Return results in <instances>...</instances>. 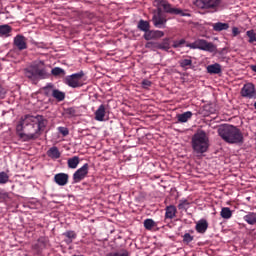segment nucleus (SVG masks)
<instances>
[{
  "label": "nucleus",
  "instance_id": "15",
  "mask_svg": "<svg viewBox=\"0 0 256 256\" xmlns=\"http://www.w3.org/2000/svg\"><path fill=\"white\" fill-rule=\"evenodd\" d=\"M179 66L184 69V71H187V69H191L193 67V60L191 59V56H187V58L179 60Z\"/></svg>",
  "mask_w": 256,
  "mask_h": 256
},
{
  "label": "nucleus",
  "instance_id": "21",
  "mask_svg": "<svg viewBox=\"0 0 256 256\" xmlns=\"http://www.w3.org/2000/svg\"><path fill=\"white\" fill-rule=\"evenodd\" d=\"M193 117V112L187 111L177 115L178 123H187Z\"/></svg>",
  "mask_w": 256,
  "mask_h": 256
},
{
  "label": "nucleus",
  "instance_id": "27",
  "mask_svg": "<svg viewBox=\"0 0 256 256\" xmlns=\"http://www.w3.org/2000/svg\"><path fill=\"white\" fill-rule=\"evenodd\" d=\"M52 97L60 103L61 101H65V92H63L59 89H55L53 91Z\"/></svg>",
  "mask_w": 256,
  "mask_h": 256
},
{
  "label": "nucleus",
  "instance_id": "26",
  "mask_svg": "<svg viewBox=\"0 0 256 256\" xmlns=\"http://www.w3.org/2000/svg\"><path fill=\"white\" fill-rule=\"evenodd\" d=\"M79 163H80L79 156H74L67 160L69 169H77V167L79 166Z\"/></svg>",
  "mask_w": 256,
  "mask_h": 256
},
{
  "label": "nucleus",
  "instance_id": "12",
  "mask_svg": "<svg viewBox=\"0 0 256 256\" xmlns=\"http://www.w3.org/2000/svg\"><path fill=\"white\" fill-rule=\"evenodd\" d=\"M13 44L18 51H25V49H27V38L18 34L14 37Z\"/></svg>",
  "mask_w": 256,
  "mask_h": 256
},
{
  "label": "nucleus",
  "instance_id": "8",
  "mask_svg": "<svg viewBox=\"0 0 256 256\" xmlns=\"http://www.w3.org/2000/svg\"><path fill=\"white\" fill-rule=\"evenodd\" d=\"M194 5H196L198 9H214L217 11L221 5V0H196Z\"/></svg>",
  "mask_w": 256,
  "mask_h": 256
},
{
  "label": "nucleus",
  "instance_id": "40",
  "mask_svg": "<svg viewBox=\"0 0 256 256\" xmlns=\"http://www.w3.org/2000/svg\"><path fill=\"white\" fill-rule=\"evenodd\" d=\"M58 132L63 135V137H67L69 135V129L67 127L60 126L58 127Z\"/></svg>",
  "mask_w": 256,
  "mask_h": 256
},
{
  "label": "nucleus",
  "instance_id": "11",
  "mask_svg": "<svg viewBox=\"0 0 256 256\" xmlns=\"http://www.w3.org/2000/svg\"><path fill=\"white\" fill-rule=\"evenodd\" d=\"M145 41H153V39H161L165 37V32L161 30H147L143 35Z\"/></svg>",
  "mask_w": 256,
  "mask_h": 256
},
{
  "label": "nucleus",
  "instance_id": "5",
  "mask_svg": "<svg viewBox=\"0 0 256 256\" xmlns=\"http://www.w3.org/2000/svg\"><path fill=\"white\" fill-rule=\"evenodd\" d=\"M192 149L194 153L202 155V153H207L209 149V138H207V133L201 130L197 132L192 137Z\"/></svg>",
  "mask_w": 256,
  "mask_h": 256
},
{
  "label": "nucleus",
  "instance_id": "35",
  "mask_svg": "<svg viewBox=\"0 0 256 256\" xmlns=\"http://www.w3.org/2000/svg\"><path fill=\"white\" fill-rule=\"evenodd\" d=\"M131 254L127 250H121L120 252H110L106 256H130Z\"/></svg>",
  "mask_w": 256,
  "mask_h": 256
},
{
  "label": "nucleus",
  "instance_id": "1",
  "mask_svg": "<svg viewBox=\"0 0 256 256\" xmlns=\"http://www.w3.org/2000/svg\"><path fill=\"white\" fill-rule=\"evenodd\" d=\"M153 6L156 7L152 11V23L156 29H165L167 27V17L164 13L168 15H180V17H191V13L184 12L181 8H175L167 0H154Z\"/></svg>",
  "mask_w": 256,
  "mask_h": 256
},
{
  "label": "nucleus",
  "instance_id": "31",
  "mask_svg": "<svg viewBox=\"0 0 256 256\" xmlns=\"http://www.w3.org/2000/svg\"><path fill=\"white\" fill-rule=\"evenodd\" d=\"M158 49L161 51H169L171 49V45L169 44V39H164L163 42H158Z\"/></svg>",
  "mask_w": 256,
  "mask_h": 256
},
{
  "label": "nucleus",
  "instance_id": "44",
  "mask_svg": "<svg viewBox=\"0 0 256 256\" xmlns=\"http://www.w3.org/2000/svg\"><path fill=\"white\" fill-rule=\"evenodd\" d=\"M0 99H5V89L0 84Z\"/></svg>",
  "mask_w": 256,
  "mask_h": 256
},
{
  "label": "nucleus",
  "instance_id": "39",
  "mask_svg": "<svg viewBox=\"0 0 256 256\" xmlns=\"http://www.w3.org/2000/svg\"><path fill=\"white\" fill-rule=\"evenodd\" d=\"M146 49H152V51H155L158 49V42H148L145 45Z\"/></svg>",
  "mask_w": 256,
  "mask_h": 256
},
{
  "label": "nucleus",
  "instance_id": "25",
  "mask_svg": "<svg viewBox=\"0 0 256 256\" xmlns=\"http://www.w3.org/2000/svg\"><path fill=\"white\" fill-rule=\"evenodd\" d=\"M244 221L248 223V225H256V213L249 212L247 215L243 217Z\"/></svg>",
  "mask_w": 256,
  "mask_h": 256
},
{
  "label": "nucleus",
  "instance_id": "14",
  "mask_svg": "<svg viewBox=\"0 0 256 256\" xmlns=\"http://www.w3.org/2000/svg\"><path fill=\"white\" fill-rule=\"evenodd\" d=\"M206 71L209 75H221V73H223V67L219 63H214L208 65Z\"/></svg>",
  "mask_w": 256,
  "mask_h": 256
},
{
  "label": "nucleus",
  "instance_id": "33",
  "mask_svg": "<svg viewBox=\"0 0 256 256\" xmlns=\"http://www.w3.org/2000/svg\"><path fill=\"white\" fill-rule=\"evenodd\" d=\"M51 73L54 77H59V75H65V71L61 67H55L51 70Z\"/></svg>",
  "mask_w": 256,
  "mask_h": 256
},
{
  "label": "nucleus",
  "instance_id": "43",
  "mask_svg": "<svg viewBox=\"0 0 256 256\" xmlns=\"http://www.w3.org/2000/svg\"><path fill=\"white\" fill-rule=\"evenodd\" d=\"M239 33H241V32L239 31V28H237V27H233V28H232L233 37H237V35H239Z\"/></svg>",
  "mask_w": 256,
  "mask_h": 256
},
{
  "label": "nucleus",
  "instance_id": "20",
  "mask_svg": "<svg viewBox=\"0 0 256 256\" xmlns=\"http://www.w3.org/2000/svg\"><path fill=\"white\" fill-rule=\"evenodd\" d=\"M64 237H66L65 243L67 245H71L73 243V239H77V233L73 230H68L63 233Z\"/></svg>",
  "mask_w": 256,
  "mask_h": 256
},
{
  "label": "nucleus",
  "instance_id": "19",
  "mask_svg": "<svg viewBox=\"0 0 256 256\" xmlns=\"http://www.w3.org/2000/svg\"><path fill=\"white\" fill-rule=\"evenodd\" d=\"M95 120L96 121H105V105H100L95 111Z\"/></svg>",
  "mask_w": 256,
  "mask_h": 256
},
{
  "label": "nucleus",
  "instance_id": "10",
  "mask_svg": "<svg viewBox=\"0 0 256 256\" xmlns=\"http://www.w3.org/2000/svg\"><path fill=\"white\" fill-rule=\"evenodd\" d=\"M87 175H89V164L85 163L73 174L74 183H81V181H83Z\"/></svg>",
  "mask_w": 256,
  "mask_h": 256
},
{
  "label": "nucleus",
  "instance_id": "2",
  "mask_svg": "<svg viewBox=\"0 0 256 256\" xmlns=\"http://www.w3.org/2000/svg\"><path fill=\"white\" fill-rule=\"evenodd\" d=\"M27 126L34 129V133H20L19 137L24 139V141H35L41 137V132L45 131V127H47V119L42 115H25L20 124L17 125L16 131H23V127Z\"/></svg>",
  "mask_w": 256,
  "mask_h": 256
},
{
  "label": "nucleus",
  "instance_id": "23",
  "mask_svg": "<svg viewBox=\"0 0 256 256\" xmlns=\"http://www.w3.org/2000/svg\"><path fill=\"white\" fill-rule=\"evenodd\" d=\"M137 29L145 33L151 29V24H149V21L141 19L137 24Z\"/></svg>",
  "mask_w": 256,
  "mask_h": 256
},
{
  "label": "nucleus",
  "instance_id": "3",
  "mask_svg": "<svg viewBox=\"0 0 256 256\" xmlns=\"http://www.w3.org/2000/svg\"><path fill=\"white\" fill-rule=\"evenodd\" d=\"M217 133L225 143L230 145H239L244 141L243 132L237 126L231 124L219 126Z\"/></svg>",
  "mask_w": 256,
  "mask_h": 256
},
{
  "label": "nucleus",
  "instance_id": "38",
  "mask_svg": "<svg viewBox=\"0 0 256 256\" xmlns=\"http://www.w3.org/2000/svg\"><path fill=\"white\" fill-rule=\"evenodd\" d=\"M194 237L189 234V233H185L183 235V243H186V245H189V243H191L193 241Z\"/></svg>",
  "mask_w": 256,
  "mask_h": 256
},
{
  "label": "nucleus",
  "instance_id": "28",
  "mask_svg": "<svg viewBox=\"0 0 256 256\" xmlns=\"http://www.w3.org/2000/svg\"><path fill=\"white\" fill-rule=\"evenodd\" d=\"M190 205L191 203L189 202V200H187L186 198H182L179 200L178 209L179 211H187Z\"/></svg>",
  "mask_w": 256,
  "mask_h": 256
},
{
  "label": "nucleus",
  "instance_id": "41",
  "mask_svg": "<svg viewBox=\"0 0 256 256\" xmlns=\"http://www.w3.org/2000/svg\"><path fill=\"white\" fill-rule=\"evenodd\" d=\"M66 115H69V117H75V115H77V110H75V108H67Z\"/></svg>",
  "mask_w": 256,
  "mask_h": 256
},
{
  "label": "nucleus",
  "instance_id": "37",
  "mask_svg": "<svg viewBox=\"0 0 256 256\" xmlns=\"http://www.w3.org/2000/svg\"><path fill=\"white\" fill-rule=\"evenodd\" d=\"M185 43H187V41H185V39L176 40L173 42L172 47L174 49H179V47H183L185 45Z\"/></svg>",
  "mask_w": 256,
  "mask_h": 256
},
{
  "label": "nucleus",
  "instance_id": "9",
  "mask_svg": "<svg viewBox=\"0 0 256 256\" xmlns=\"http://www.w3.org/2000/svg\"><path fill=\"white\" fill-rule=\"evenodd\" d=\"M241 97L245 99H256V89L253 83H246L241 89Z\"/></svg>",
  "mask_w": 256,
  "mask_h": 256
},
{
  "label": "nucleus",
  "instance_id": "13",
  "mask_svg": "<svg viewBox=\"0 0 256 256\" xmlns=\"http://www.w3.org/2000/svg\"><path fill=\"white\" fill-rule=\"evenodd\" d=\"M54 182L56 185L60 187H65L69 183V174L66 173H58L54 176Z\"/></svg>",
  "mask_w": 256,
  "mask_h": 256
},
{
  "label": "nucleus",
  "instance_id": "4",
  "mask_svg": "<svg viewBox=\"0 0 256 256\" xmlns=\"http://www.w3.org/2000/svg\"><path fill=\"white\" fill-rule=\"evenodd\" d=\"M24 75L26 79H29V81L35 84L39 83L41 79H48L49 72L47 71L45 61H34L30 66L24 69Z\"/></svg>",
  "mask_w": 256,
  "mask_h": 256
},
{
  "label": "nucleus",
  "instance_id": "29",
  "mask_svg": "<svg viewBox=\"0 0 256 256\" xmlns=\"http://www.w3.org/2000/svg\"><path fill=\"white\" fill-rule=\"evenodd\" d=\"M222 219H231L233 217V211L229 207H223L220 212Z\"/></svg>",
  "mask_w": 256,
  "mask_h": 256
},
{
  "label": "nucleus",
  "instance_id": "36",
  "mask_svg": "<svg viewBox=\"0 0 256 256\" xmlns=\"http://www.w3.org/2000/svg\"><path fill=\"white\" fill-rule=\"evenodd\" d=\"M9 183V175L6 172H0V185Z\"/></svg>",
  "mask_w": 256,
  "mask_h": 256
},
{
  "label": "nucleus",
  "instance_id": "17",
  "mask_svg": "<svg viewBox=\"0 0 256 256\" xmlns=\"http://www.w3.org/2000/svg\"><path fill=\"white\" fill-rule=\"evenodd\" d=\"M13 31V28L8 25V24H4V25H0V37H11V32Z\"/></svg>",
  "mask_w": 256,
  "mask_h": 256
},
{
  "label": "nucleus",
  "instance_id": "32",
  "mask_svg": "<svg viewBox=\"0 0 256 256\" xmlns=\"http://www.w3.org/2000/svg\"><path fill=\"white\" fill-rule=\"evenodd\" d=\"M155 226V221H153V219H146L144 220V227L145 229H147V231H151V229H153Z\"/></svg>",
  "mask_w": 256,
  "mask_h": 256
},
{
  "label": "nucleus",
  "instance_id": "30",
  "mask_svg": "<svg viewBox=\"0 0 256 256\" xmlns=\"http://www.w3.org/2000/svg\"><path fill=\"white\" fill-rule=\"evenodd\" d=\"M43 91L46 97H53V91H55V88L52 83H49L43 87Z\"/></svg>",
  "mask_w": 256,
  "mask_h": 256
},
{
  "label": "nucleus",
  "instance_id": "42",
  "mask_svg": "<svg viewBox=\"0 0 256 256\" xmlns=\"http://www.w3.org/2000/svg\"><path fill=\"white\" fill-rule=\"evenodd\" d=\"M142 87H143L144 89H148V87H151V81H149V80H147V79L143 80V81H142Z\"/></svg>",
  "mask_w": 256,
  "mask_h": 256
},
{
  "label": "nucleus",
  "instance_id": "6",
  "mask_svg": "<svg viewBox=\"0 0 256 256\" xmlns=\"http://www.w3.org/2000/svg\"><path fill=\"white\" fill-rule=\"evenodd\" d=\"M186 47H189V49H199L200 51H208V53H215V51H217V47H215V44H213V42H208L204 39H197L192 43L186 44Z\"/></svg>",
  "mask_w": 256,
  "mask_h": 256
},
{
  "label": "nucleus",
  "instance_id": "45",
  "mask_svg": "<svg viewBox=\"0 0 256 256\" xmlns=\"http://www.w3.org/2000/svg\"><path fill=\"white\" fill-rule=\"evenodd\" d=\"M251 69H252V71H254V73H256V65H252Z\"/></svg>",
  "mask_w": 256,
  "mask_h": 256
},
{
  "label": "nucleus",
  "instance_id": "16",
  "mask_svg": "<svg viewBox=\"0 0 256 256\" xmlns=\"http://www.w3.org/2000/svg\"><path fill=\"white\" fill-rule=\"evenodd\" d=\"M165 218L166 219H175L177 215V207L175 205H169L165 209Z\"/></svg>",
  "mask_w": 256,
  "mask_h": 256
},
{
  "label": "nucleus",
  "instance_id": "34",
  "mask_svg": "<svg viewBox=\"0 0 256 256\" xmlns=\"http://www.w3.org/2000/svg\"><path fill=\"white\" fill-rule=\"evenodd\" d=\"M247 37L249 38L248 43H255L256 42V34L254 30H248L246 32Z\"/></svg>",
  "mask_w": 256,
  "mask_h": 256
},
{
  "label": "nucleus",
  "instance_id": "24",
  "mask_svg": "<svg viewBox=\"0 0 256 256\" xmlns=\"http://www.w3.org/2000/svg\"><path fill=\"white\" fill-rule=\"evenodd\" d=\"M212 28H213V31H216V32L227 31V29H229V24L223 23V22H217L212 24Z\"/></svg>",
  "mask_w": 256,
  "mask_h": 256
},
{
  "label": "nucleus",
  "instance_id": "18",
  "mask_svg": "<svg viewBox=\"0 0 256 256\" xmlns=\"http://www.w3.org/2000/svg\"><path fill=\"white\" fill-rule=\"evenodd\" d=\"M207 229H209V223L205 219L198 221L196 224L197 233H205Z\"/></svg>",
  "mask_w": 256,
  "mask_h": 256
},
{
  "label": "nucleus",
  "instance_id": "22",
  "mask_svg": "<svg viewBox=\"0 0 256 256\" xmlns=\"http://www.w3.org/2000/svg\"><path fill=\"white\" fill-rule=\"evenodd\" d=\"M47 155L50 159H59L61 157V152L59 151V148L54 146L47 151Z\"/></svg>",
  "mask_w": 256,
  "mask_h": 256
},
{
  "label": "nucleus",
  "instance_id": "7",
  "mask_svg": "<svg viewBox=\"0 0 256 256\" xmlns=\"http://www.w3.org/2000/svg\"><path fill=\"white\" fill-rule=\"evenodd\" d=\"M84 76H85V73L83 71L68 75L65 77L64 83L65 85H68V87H71L72 89L83 87V82L81 81V79H83Z\"/></svg>",
  "mask_w": 256,
  "mask_h": 256
}]
</instances>
